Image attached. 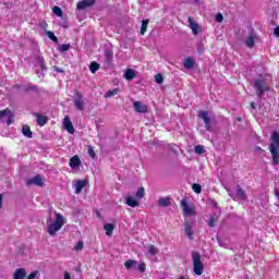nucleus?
Here are the masks:
<instances>
[{
  "label": "nucleus",
  "mask_w": 279,
  "mask_h": 279,
  "mask_svg": "<svg viewBox=\"0 0 279 279\" xmlns=\"http://www.w3.org/2000/svg\"><path fill=\"white\" fill-rule=\"evenodd\" d=\"M269 151L272 158V165L276 167L279 165V134L274 132L271 134V143L269 145Z\"/></svg>",
  "instance_id": "nucleus-1"
},
{
  "label": "nucleus",
  "mask_w": 279,
  "mask_h": 279,
  "mask_svg": "<svg viewBox=\"0 0 279 279\" xmlns=\"http://www.w3.org/2000/svg\"><path fill=\"white\" fill-rule=\"evenodd\" d=\"M62 226H64V217L61 214H56V220L48 226V234L56 236V233L62 230Z\"/></svg>",
  "instance_id": "nucleus-2"
},
{
  "label": "nucleus",
  "mask_w": 279,
  "mask_h": 279,
  "mask_svg": "<svg viewBox=\"0 0 279 279\" xmlns=\"http://www.w3.org/2000/svg\"><path fill=\"white\" fill-rule=\"evenodd\" d=\"M192 260L194 265V274L196 276H202V274H204V264L202 263V255L199 252L192 253Z\"/></svg>",
  "instance_id": "nucleus-3"
},
{
  "label": "nucleus",
  "mask_w": 279,
  "mask_h": 279,
  "mask_svg": "<svg viewBox=\"0 0 279 279\" xmlns=\"http://www.w3.org/2000/svg\"><path fill=\"white\" fill-rule=\"evenodd\" d=\"M73 104H74L76 110L84 112V110L86 108V102L84 101V95L82 94V92H80V90L75 92Z\"/></svg>",
  "instance_id": "nucleus-4"
},
{
  "label": "nucleus",
  "mask_w": 279,
  "mask_h": 279,
  "mask_svg": "<svg viewBox=\"0 0 279 279\" xmlns=\"http://www.w3.org/2000/svg\"><path fill=\"white\" fill-rule=\"evenodd\" d=\"M254 86L256 88L257 97H263L267 90H269V85L265 83L264 80L257 78L254 82Z\"/></svg>",
  "instance_id": "nucleus-5"
},
{
  "label": "nucleus",
  "mask_w": 279,
  "mask_h": 279,
  "mask_svg": "<svg viewBox=\"0 0 279 279\" xmlns=\"http://www.w3.org/2000/svg\"><path fill=\"white\" fill-rule=\"evenodd\" d=\"M180 205L183 210L184 217H195V207L189 205V202L185 198L181 201Z\"/></svg>",
  "instance_id": "nucleus-6"
},
{
  "label": "nucleus",
  "mask_w": 279,
  "mask_h": 279,
  "mask_svg": "<svg viewBox=\"0 0 279 279\" xmlns=\"http://www.w3.org/2000/svg\"><path fill=\"white\" fill-rule=\"evenodd\" d=\"M133 108L135 112H138L140 114H145L149 112V106L136 100L133 102Z\"/></svg>",
  "instance_id": "nucleus-7"
},
{
  "label": "nucleus",
  "mask_w": 279,
  "mask_h": 279,
  "mask_svg": "<svg viewBox=\"0 0 279 279\" xmlns=\"http://www.w3.org/2000/svg\"><path fill=\"white\" fill-rule=\"evenodd\" d=\"M187 23H189V27H190V29H192V34L194 36H197V34H199V32H202V26H199V24H197V22H195V20H193V17L189 16Z\"/></svg>",
  "instance_id": "nucleus-8"
},
{
  "label": "nucleus",
  "mask_w": 279,
  "mask_h": 279,
  "mask_svg": "<svg viewBox=\"0 0 279 279\" xmlns=\"http://www.w3.org/2000/svg\"><path fill=\"white\" fill-rule=\"evenodd\" d=\"M27 186H45V181L40 174L33 177L26 181Z\"/></svg>",
  "instance_id": "nucleus-9"
},
{
  "label": "nucleus",
  "mask_w": 279,
  "mask_h": 279,
  "mask_svg": "<svg viewBox=\"0 0 279 279\" xmlns=\"http://www.w3.org/2000/svg\"><path fill=\"white\" fill-rule=\"evenodd\" d=\"M63 128L69 132V134H75V126H73V122H71V118L65 116L63 119Z\"/></svg>",
  "instance_id": "nucleus-10"
},
{
  "label": "nucleus",
  "mask_w": 279,
  "mask_h": 279,
  "mask_svg": "<svg viewBox=\"0 0 279 279\" xmlns=\"http://www.w3.org/2000/svg\"><path fill=\"white\" fill-rule=\"evenodd\" d=\"M198 117H201V119H203L207 132H210L211 126H210V118L208 117V111H201L198 113Z\"/></svg>",
  "instance_id": "nucleus-11"
},
{
  "label": "nucleus",
  "mask_w": 279,
  "mask_h": 279,
  "mask_svg": "<svg viewBox=\"0 0 279 279\" xmlns=\"http://www.w3.org/2000/svg\"><path fill=\"white\" fill-rule=\"evenodd\" d=\"M90 5H95V0H82L77 2L76 10H86V8H90Z\"/></svg>",
  "instance_id": "nucleus-12"
},
{
  "label": "nucleus",
  "mask_w": 279,
  "mask_h": 279,
  "mask_svg": "<svg viewBox=\"0 0 279 279\" xmlns=\"http://www.w3.org/2000/svg\"><path fill=\"white\" fill-rule=\"evenodd\" d=\"M3 117H9L7 124L12 125V117H14V114L10 108L0 111V119H3Z\"/></svg>",
  "instance_id": "nucleus-13"
},
{
  "label": "nucleus",
  "mask_w": 279,
  "mask_h": 279,
  "mask_svg": "<svg viewBox=\"0 0 279 279\" xmlns=\"http://www.w3.org/2000/svg\"><path fill=\"white\" fill-rule=\"evenodd\" d=\"M184 233L186 234L187 239H190V241H193V226L189 220L184 222Z\"/></svg>",
  "instance_id": "nucleus-14"
},
{
  "label": "nucleus",
  "mask_w": 279,
  "mask_h": 279,
  "mask_svg": "<svg viewBox=\"0 0 279 279\" xmlns=\"http://www.w3.org/2000/svg\"><path fill=\"white\" fill-rule=\"evenodd\" d=\"M88 186V180H78L75 183V193L76 195H80L82 193V189Z\"/></svg>",
  "instance_id": "nucleus-15"
},
{
  "label": "nucleus",
  "mask_w": 279,
  "mask_h": 279,
  "mask_svg": "<svg viewBox=\"0 0 279 279\" xmlns=\"http://www.w3.org/2000/svg\"><path fill=\"white\" fill-rule=\"evenodd\" d=\"M82 165V160L80 159V156L75 155L70 159V167L71 169H77Z\"/></svg>",
  "instance_id": "nucleus-16"
},
{
  "label": "nucleus",
  "mask_w": 279,
  "mask_h": 279,
  "mask_svg": "<svg viewBox=\"0 0 279 279\" xmlns=\"http://www.w3.org/2000/svg\"><path fill=\"white\" fill-rule=\"evenodd\" d=\"M27 277V271L25 268H17L13 274V279H25Z\"/></svg>",
  "instance_id": "nucleus-17"
},
{
  "label": "nucleus",
  "mask_w": 279,
  "mask_h": 279,
  "mask_svg": "<svg viewBox=\"0 0 279 279\" xmlns=\"http://www.w3.org/2000/svg\"><path fill=\"white\" fill-rule=\"evenodd\" d=\"M36 117H37V125H40V128H43L44 125H47L49 121V118H47V116L36 113Z\"/></svg>",
  "instance_id": "nucleus-18"
},
{
  "label": "nucleus",
  "mask_w": 279,
  "mask_h": 279,
  "mask_svg": "<svg viewBox=\"0 0 279 279\" xmlns=\"http://www.w3.org/2000/svg\"><path fill=\"white\" fill-rule=\"evenodd\" d=\"M158 206H160L161 208H167V207L171 206V197L159 198Z\"/></svg>",
  "instance_id": "nucleus-19"
},
{
  "label": "nucleus",
  "mask_w": 279,
  "mask_h": 279,
  "mask_svg": "<svg viewBox=\"0 0 279 279\" xmlns=\"http://www.w3.org/2000/svg\"><path fill=\"white\" fill-rule=\"evenodd\" d=\"M22 134L26 136V138H34V133L32 132L29 125L22 126Z\"/></svg>",
  "instance_id": "nucleus-20"
},
{
  "label": "nucleus",
  "mask_w": 279,
  "mask_h": 279,
  "mask_svg": "<svg viewBox=\"0 0 279 279\" xmlns=\"http://www.w3.org/2000/svg\"><path fill=\"white\" fill-rule=\"evenodd\" d=\"M126 202V206H130L131 208H136L137 206H140L138 201H136L134 197L132 196H128L125 198Z\"/></svg>",
  "instance_id": "nucleus-21"
},
{
  "label": "nucleus",
  "mask_w": 279,
  "mask_h": 279,
  "mask_svg": "<svg viewBox=\"0 0 279 279\" xmlns=\"http://www.w3.org/2000/svg\"><path fill=\"white\" fill-rule=\"evenodd\" d=\"M183 66H184V69H193L195 66V59L187 57L183 61Z\"/></svg>",
  "instance_id": "nucleus-22"
},
{
  "label": "nucleus",
  "mask_w": 279,
  "mask_h": 279,
  "mask_svg": "<svg viewBox=\"0 0 279 279\" xmlns=\"http://www.w3.org/2000/svg\"><path fill=\"white\" fill-rule=\"evenodd\" d=\"M104 230L107 236H112V232H114V225L112 223H105Z\"/></svg>",
  "instance_id": "nucleus-23"
},
{
  "label": "nucleus",
  "mask_w": 279,
  "mask_h": 279,
  "mask_svg": "<svg viewBox=\"0 0 279 279\" xmlns=\"http://www.w3.org/2000/svg\"><path fill=\"white\" fill-rule=\"evenodd\" d=\"M254 40H255L254 34L248 35V37L245 40V45L248 49H254V45H255Z\"/></svg>",
  "instance_id": "nucleus-24"
},
{
  "label": "nucleus",
  "mask_w": 279,
  "mask_h": 279,
  "mask_svg": "<svg viewBox=\"0 0 279 279\" xmlns=\"http://www.w3.org/2000/svg\"><path fill=\"white\" fill-rule=\"evenodd\" d=\"M37 63L39 64V68L41 71H47V65L45 64V57L38 56L36 58Z\"/></svg>",
  "instance_id": "nucleus-25"
},
{
  "label": "nucleus",
  "mask_w": 279,
  "mask_h": 279,
  "mask_svg": "<svg viewBox=\"0 0 279 279\" xmlns=\"http://www.w3.org/2000/svg\"><path fill=\"white\" fill-rule=\"evenodd\" d=\"M236 196L239 197V199H242V201L247 199V194H245V190L241 189V186L239 185L236 190Z\"/></svg>",
  "instance_id": "nucleus-26"
},
{
  "label": "nucleus",
  "mask_w": 279,
  "mask_h": 279,
  "mask_svg": "<svg viewBox=\"0 0 279 279\" xmlns=\"http://www.w3.org/2000/svg\"><path fill=\"white\" fill-rule=\"evenodd\" d=\"M148 25H149V20H143L142 21V26H141V29H140L141 36H145V32H147Z\"/></svg>",
  "instance_id": "nucleus-27"
},
{
  "label": "nucleus",
  "mask_w": 279,
  "mask_h": 279,
  "mask_svg": "<svg viewBox=\"0 0 279 279\" xmlns=\"http://www.w3.org/2000/svg\"><path fill=\"white\" fill-rule=\"evenodd\" d=\"M124 77L125 80H134V77H136V72H134V70L132 69H128L124 73Z\"/></svg>",
  "instance_id": "nucleus-28"
},
{
  "label": "nucleus",
  "mask_w": 279,
  "mask_h": 279,
  "mask_svg": "<svg viewBox=\"0 0 279 279\" xmlns=\"http://www.w3.org/2000/svg\"><path fill=\"white\" fill-rule=\"evenodd\" d=\"M120 92H121V89H119V88L109 89V90L105 94V98L108 99L109 97H114V95H119Z\"/></svg>",
  "instance_id": "nucleus-29"
},
{
  "label": "nucleus",
  "mask_w": 279,
  "mask_h": 279,
  "mask_svg": "<svg viewBox=\"0 0 279 279\" xmlns=\"http://www.w3.org/2000/svg\"><path fill=\"white\" fill-rule=\"evenodd\" d=\"M217 223V214L210 215L208 220L209 228H215Z\"/></svg>",
  "instance_id": "nucleus-30"
},
{
  "label": "nucleus",
  "mask_w": 279,
  "mask_h": 279,
  "mask_svg": "<svg viewBox=\"0 0 279 279\" xmlns=\"http://www.w3.org/2000/svg\"><path fill=\"white\" fill-rule=\"evenodd\" d=\"M135 197L137 199H143V197H145V187H138V190L135 193Z\"/></svg>",
  "instance_id": "nucleus-31"
},
{
  "label": "nucleus",
  "mask_w": 279,
  "mask_h": 279,
  "mask_svg": "<svg viewBox=\"0 0 279 279\" xmlns=\"http://www.w3.org/2000/svg\"><path fill=\"white\" fill-rule=\"evenodd\" d=\"M136 264H137L136 260H134V259H129V260H126V262L124 263V267H125V269L130 270V269H132V267H134V265H136Z\"/></svg>",
  "instance_id": "nucleus-32"
},
{
  "label": "nucleus",
  "mask_w": 279,
  "mask_h": 279,
  "mask_svg": "<svg viewBox=\"0 0 279 279\" xmlns=\"http://www.w3.org/2000/svg\"><path fill=\"white\" fill-rule=\"evenodd\" d=\"M90 73H97L99 71V63L93 61L89 65Z\"/></svg>",
  "instance_id": "nucleus-33"
},
{
  "label": "nucleus",
  "mask_w": 279,
  "mask_h": 279,
  "mask_svg": "<svg viewBox=\"0 0 279 279\" xmlns=\"http://www.w3.org/2000/svg\"><path fill=\"white\" fill-rule=\"evenodd\" d=\"M24 90L25 93H31V90H33L34 93H38V85H27Z\"/></svg>",
  "instance_id": "nucleus-34"
},
{
  "label": "nucleus",
  "mask_w": 279,
  "mask_h": 279,
  "mask_svg": "<svg viewBox=\"0 0 279 279\" xmlns=\"http://www.w3.org/2000/svg\"><path fill=\"white\" fill-rule=\"evenodd\" d=\"M70 49H71L70 44H62V45L59 46L60 53H64V51H69Z\"/></svg>",
  "instance_id": "nucleus-35"
},
{
  "label": "nucleus",
  "mask_w": 279,
  "mask_h": 279,
  "mask_svg": "<svg viewBox=\"0 0 279 279\" xmlns=\"http://www.w3.org/2000/svg\"><path fill=\"white\" fill-rule=\"evenodd\" d=\"M148 254H150V256H156V254H158V248H156L154 246V244H149L148 245Z\"/></svg>",
  "instance_id": "nucleus-36"
},
{
  "label": "nucleus",
  "mask_w": 279,
  "mask_h": 279,
  "mask_svg": "<svg viewBox=\"0 0 279 279\" xmlns=\"http://www.w3.org/2000/svg\"><path fill=\"white\" fill-rule=\"evenodd\" d=\"M137 269L140 274H145V271H147V264H145V262H141L137 266Z\"/></svg>",
  "instance_id": "nucleus-37"
},
{
  "label": "nucleus",
  "mask_w": 279,
  "mask_h": 279,
  "mask_svg": "<svg viewBox=\"0 0 279 279\" xmlns=\"http://www.w3.org/2000/svg\"><path fill=\"white\" fill-rule=\"evenodd\" d=\"M52 12H53V14H56V16H59V17H62V9L60 8V7H58V5H54L53 8H52Z\"/></svg>",
  "instance_id": "nucleus-38"
},
{
  "label": "nucleus",
  "mask_w": 279,
  "mask_h": 279,
  "mask_svg": "<svg viewBox=\"0 0 279 279\" xmlns=\"http://www.w3.org/2000/svg\"><path fill=\"white\" fill-rule=\"evenodd\" d=\"M87 154L90 156V158L95 159L97 158V154L95 153V147L88 146L87 147Z\"/></svg>",
  "instance_id": "nucleus-39"
},
{
  "label": "nucleus",
  "mask_w": 279,
  "mask_h": 279,
  "mask_svg": "<svg viewBox=\"0 0 279 279\" xmlns=\"http://www.w3.org/2000/svg\"><path fill=\"white\" fill-rule=\"evenodd\" d=\"M48 38H50V40H52V43H58V37L56 36V34L51 31H48L47 33Z\"/></svg>",
  "instance_id": "nucleus-40"
},
{
  "label": "nucleus",
  "mask_w": 279,
  "mask_h": 279,
  "mask_svg": "<svg viewBox=\"0 0 279 279\" xmlns=\"http://www.w3.org/2000/svg\"><path fill=\"white\" fill-rule=\"evenodd\" d=\"M155 82L157 84H162V82H165V77H162V74L158 73L155 75Z\"/></svg>",
  "instance_id": "nucleus-41"
},
{
  "label": "nucleus",
  "mask_w": 279,
  "mask_h": 279,
  "mask_svg": "<svg viewBox=\"0 0 279 279\" xmlns=\"http://www.w3.org/2000/svg\"><path fill=\"white\" fill-rule=\"evenodd\" d=\"M192 190L194 191V193L199 194V193H202V185H199V184H197V183H194V184L192 185Z\"/></svg>",
  "instance_id": "nucleus-42"
},
{
  "label": "nucleus",
  "mask_w": 279,
  "mask_h": 279,
  "mask_svg": "<svg viewBox=\"0 0 279 279\" xmlns=\"http://www.w3.org/2000/svg\"><path fill=\"white\" fill-rule=\"evenodd\" d=\"M82 250H84V242L80 241L75 245V251L76 252H82Z\"/></svg>",
  "instance_id": "nucleus-43"
},
{
  "label": "nucleus",
  "mask_w": 279,
  "mask_h": 279,
  "mask_svg": "<svg viewBox=\"0 0 279 279\" xmlns=\"http://www.w3.org/2000/svg\"><path fill=\"white\" fill-rule=\"evenodd\" d=\"M195 153L196 154H204V146H202V145L195 146Z\"/></svg>",
  "instance_id": "nucleus-44"
},
{
  "label": "nucleus",
  "mask_w": 279,
  "mask_h": 279,
  "mask_svg": "<svg viewBox=\"0 0 279 279\" xmlns=\"http://www.w3.org/2000/svg\"><path fill=\"white\" fill-rule=\"evenodd\" d=\"M216 21H217V23H223V14L217 13L216 14Z\"/></svg>",
  "instance_id": "nucleus-45"
},
{
  "label": "nucleus",
  "mask_w": 279,
  "mask_h": 279,
  "mask_svg": "<svg viewBox=\"0 0 279 279\" xmlns=\"http://www.w3.org/2000/svg\"><path fill=\"white\" fill-rule=\"evenodd\" d=\"M36 276H38V270L31 272L26 279H35Z\"/></svg>",
  "instance_id": "nucleus-46"
},
{
  "label": "nucleus",
  "mask_w": 279,
  "mask_h": 279,
  "mask_svg": "<svg viewBox=\"0 0 279 279\" xmlns=\"http://www.w3.org/2000/svg\"><path fill=\"white\" fill-rule=\"evenodd\" d=\"M274 35L276 36V38H279V26L275 28Z\"/></svg>",
  "instance_id": "nucleus-47"
},
{
  "label": "nucleus",
  "mask_w": 279,
  "mask_h": 279,
  "mask_svg": "<svg viewBox=\"0 0 279 279\" xmlns=\"http://www.w3.org/2000/svg\"><path fill=\"white\" fill-rule=\"evenodd\" d=\"M63 279H71V274H69V271H65Z\"/></svg>",
  "instance_id": "nucleus-48"
},
{
  "label": "nucleus",
  "mask_w": 279,
  "mask_h": 279,
  "mask_svg": "<svg viewBox=\"0 0 279 279\" xmlns=\"http://www.w3.org/2000/svg\"><path fill=\"white\" fill-rule=\"evenodd\" d=\"M1 206H3V195L2 194H0V208H1Z\"/></svg>",
  "instance_id": "nucleus-49"
},
{
  "label": "nucleus",
  "mask_w": 279,
  "mask_h": 279,
  "mask_svg": "<svg viewBox=\"0 0 279 279\" xmlns=\"http://www.w3.org/2000/svg\"><path fill=\"white\" fill-rule=\"evenodd\" d=\"M57 73H64V70L60 69V68H56Z\"/></svg>",
  "instance_id": "nucleus-50"
},
{
  "label": "nucleus",
  "mask_w": 279,
  "mask_h": 279,
  "mask_svg": "<svg viewBox=\"0 0 279 279\" xmlns=\"http://www.w3.org/2000/svg\"><path fill=\"white\" fill-rule=\"evenodd\" d=\"M251 108H252L253 110H256V102H251Z\"/></svg>",
  "instance_id": "nucleus-51"
},
{
  "label": "nucleus",
  "mask_w": 279,
  "mask_h": 279,
  "mask_svg": "<svg viewBox=\"0 0 279 279\" xmlns=\"http://www.w3.org/2000/svg\"><path fill=\"white\" fill-rule=\"evenodd\" d=\"M255 151H263V148L260 146H256Z\"/></svg>",
  "instance_id": "nucleus-52"
},
{
  "label": "nucleus",
  "mask_w": 279,
  "mask_h": 279,
  "mask_svg": "<svg viewBox=\"0 0 279 279\" xmlns=\"http://www.w3.org/2000/svg\"><path fill=\"white\" fill-rule=\"evenodd\" d=\"M195 1V3H199V0H194Z\"/></svg>",
  "instance_id": "nucleus-53"
}]
</instances>
